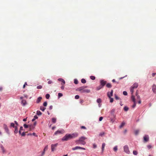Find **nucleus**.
Instances as JSON below:
<instances>
[{"mask_svg":"<svg viewBox=\"0 0 156 156\" xmlns=\"http://www.w3.org/2000/svg\"><path fill=\"white\" fill-rule=\"evenodd\" d=\"M62 95H63V94L62 93H59L58 94V96L59 97H60L62 96Z\"/></svg>","mask_w":156,"mask_h":156,"instance_id":"nucleus-45","label":"nucleus"},{"mask_svg":"<svg viewBox=\"0 0 156 156\" xmlns=\"http://www.w3.org/2000/svg\"><path fill=\"white\" fill-rule=\"evenodd\" d=\"M123 94L125 95H126L127 94V92H126V91H123Z\"/></svg>","mask_w":156,"mask_h":156,"instance_id":"nucleus-47","label":"nucleus"},{"mask_svg":"<svg viewBox=\"0 0 156 156\" xmlns=\"http://www.w3.org/2000/svg\"><path fill=\"white\" fill-rule=\"evenodd\" d=\"M77 149H82L83 150H85V149L84 148L82 147L79 146H76L72 148V150L73 151H75Z\"/></svg>","mask_w":156,"mask_h":156,"instance_id":"nucleus-8","label":"nucleus"},{"mask_svg":"<svg viewBox=\"0 0 156 156\" xmlns=\"http://www.w3.org/2000/svg\"><path fill=\"white\" fill-rule=\"evenodd\" d=\"M78 134L77 133H75L72 134H70V136L71 139L76 138L78 136Z\"/></svg>","mask_w":156,"mask_h":156,"instance_id":"nucleus-9","label":"nucleus"},{"mask_svg":"<svg viewBox=\"0 0 156 156\" xmlns=\"http://www.w3.org/2000/svg\"><path fill=\"white\" fill-rule=\"evenodd\" d=\"M43 105L44 106H46L47 105V102L45 101V102H44V103H43Z\"/></svg>","mask_w":156,"mask_h":156,"instance_id":"nucleus-46","label":"nucleus"},{"mask_svg":"<svg viewBox=\"0 0 156 156\" xmlns=\"http://www.w3.org/2000/svg\"><path fill=\"white\" fill-rule=\"evenodd\" d=\"M124 151L126 153L129 154L130 151L129 150V147L127 145H125L123 147Z\"/></svg>","mask_w":156,"mask_h":156,"instance_id":"nucleus-7","label":"nucleus"},{"mask_svg":"<svg viewBox=\"0 0 156 156\" xmlns=\"http://www.w3.org/2000/svg\"><path fill=\"white\" fill-rule=\"evenodd\" d=\"M56 118H53L52 119V122L53 123H55L56 122Z\"/></svg>","mask_w":156,"mask_h":156,"instance_id":"nucleus-26","label":"nucleus"},{"mask_svg":"<svg viewBox=\"0 0 156 156\" xmlns=\"http://www.w3.org/2000/svg\"><path fill=\"white\" fill-rule=\"evenodd\" d=\"M14 128H15L14 133L15 134H17L18 133L17 127V126H15Z\"/></svg>","mask_w":156,"mask_h":156,"instance_id":"nucleus-17","label":"nucleus"},{"mask_svg":"<svg viewBox=\"0 0 156 156\" xmlns=\"http://www.w3.org/2000/svg\"><path fill=\"white\" fill-rule=\"evenodd\" d=\"M90 79L93 80H94L95 79V77L94 76H90Z\"/></svg>","mask_w":156,"mask_h":156,"instance_id":"nucleus-35","label":"nucleus"},{"mask_svg":"<svg viewBox=\"0 0 156 156\" xmlns=\"http://www.w3.org/2000/svg\"><path fill=\"white\" fill-rule=\"evenodd\" d=\"M45 108H45L44 107L42 106H41L40 108V110L43 112H44L45 110Z\"/></svg>","mask_w":156,"mask_h":156,"instance_id":"nucleus-28","label":"nucleus"},{"mask_svg":"<svg viewBox=\"0 0 156 156\" xmlns=\"http://www.w3.org/2000/svg\"><path fill=\"white\" fill-rule=\"evenodd\" d=\"M53 106L52 105H51L49 107V109L50 110H51L52 109Z\"/></svg>","mask_w":156,"mask_h":156,"instance_id":"nucleus-64","label":"nucleus"},{"mask_svg":"<svg viewBox=\"0 0 156 156\" xmlns=\"http://www.w3.org/2000/svg\"><path fill=\"white\" fill-rule=\"evenodd\" d=\"M147 147L149 149L151 148L152 147V146L151 145H148L147 146Z\"/></svg>","mask_w":156,"mask_h":156,"instance_id":"nucleus-41","label":"nucleus"},{"mask_svg":"<svg viewBox=\"0 0 156 156\" xmlns=\"http://www.w3.org/2000/svg\"><path fill=\"white\" fill-rule=\"evenodd\" d=\"M97 101L98 103L100 104L101 102V100L100 98L98 99Z\"/></svg>","mask_w":156,"mask_h":156,"instance_id":"nucleus-33","label":"nucleus"},{"mask_svg":"<svg viewBox=\"0 0 156 156\" xmlns=\"http://www.w3.org/2000/svg\"><path fill=\"white\" fill-rule=\"evenodd\" d=\"M110 98V102L111 103H112L113 101V98H111L110 97V98Z\"/></svg>","mask_w":156,"mask_h":156,"instance_id":"nucleus-48","label":"nucleus"},{"mask_svg":"<svg viewBox=\"0 0 156 156\" xmlns=\"http://www.w3.org/2000/svg\"><path fill=\"white\" fill-rule=\"evenodd\" d=\"M131 99L134 103L133 105L132 106V107L133 108H134L136 106V102L135 100L134 96L133 95H132L131 97Z\"/></svg>","mask_w":156,"mask_h":156,"instance_id":"nucleus-6","label":"nucleus"},{"mask_svg":"<svg viewBox=\"0 0 156 156\" xmlns=\"http://www.w3.org/2000/svg\"><path fill=\"white\" fill-rule=\"evenodd\" d=\"M103 87L102 86H101V85H100L99 86L97 87V90H99L101 88H102Z\"/></svg>","mask_w":156,"mask_h":156,"instance_id":"nucleus-27","label":"nucleus"},{"mask_svg":"<svg viewBox=\"0 0 156 156\" xmlns=\"http://www.w3.org/2000/svg\"><path fill=\"white\" fill-rule=\"evenodd\" d=\"M42 99V98L41 97H39L38 98L36 101V102L37 103H39L41 101V99Z\"/></svg>","mask_w":156,"mask_h":156,"instance_id":"nucleus-20","label":"nucleus"},{"mask_svg":"<svg viewBox=\"0 0 156 156\" xmlns=\"http://www.w3.org/2000/svg\"><path fill=\"white\" fill-rule=\"evenodd\" d=\"M58 144L56 143L51 145V150L52 151H53L55 150V148L57 147Z\"/></svg>","mask_w":156,"mask_h":156,"instance_id":"nucleus-10","label":"nucleus"},{"mask_svg":"<svg viewBox=\"0 0 156 156\" xmlns=\"http://www.w3.org/2000/svg\"><path fill=\"white\" fill-rule=\"evenodd\" d=\"M80 96L78 95H76L75 97V99H78L79 98Z\"/></svg>","mask_w":156,"mask_h":156,"instance_id":"nucleus-43","label":"nucleus"},{"mask_svg":"<svg viewBox=\"0 0 156 156\" xmlns=\"http://www.w3.org/2000/svg\"><path fill=\"white\" fill-rule=\"evenodd\" d=\"M29 131H31L34 128V126L32 125H29Z\"/></svg>","mask_w":156,"mask_h":156,"instance_id":"nucleus-21","label":"nucleus"},{"mask_svg":"<svg viewBox=\"0 0 156 156\" xmlns=\"http://www.w3.org/2000/svg\"><path fill=\"white\" fill-rule=\"evenodd\" d=\"M117 149L118 148L117 146H115L113 148V150L115 151H116L117 150Z\"/></svg>","mask_w":156,"mask_h":156,"instance_id":"nucleus-36","label":"nucleus"},{"mask_svg":"<svg viewBox=\"0 0 156 156\" xmlns=\"http://www.w3.org/2000/svg\"><path fill=\"white\" fill-rule=\"evenodd\" d=\"M42 88V86L41 85H39L37 87V88L38 89H41Z\"/></svg>","mask_w":156,"mask_h":156,"instance_id":"nucleus-44","label":"nucleus"},{"mask_svg":"<svg viewBox=\"0 0 156 156\" xmlns=\"http://www.w3.org/2000/svg\"><path fill=\"white\" fill-rule=\"evenodd\" d=\"M58 80L59 81H61V82H62V83H61V84L62 85H64L65 84V81L62 79L59 78V79H58Z\"/></svg>","mask_w":156,"mask_h":156,"instance_id":"nucleus-16","label":"nucleus"},{"mask_svg":"<svg viewBox=\"0 0 156 156\" xmlns=\"http://www.w3.org/2000/svg\"><path fill=\"white\" fill-rule=\"evenodd\" d=\"M70 139H71L70 134H67L62 138V141H67Z\"/></svg>","mask_w":156,"mask_h":156,"instance_id":"nucleus-4","label":"nucleus"},{"mask_svg":"<svg viewBox=\"0 0 156 156\" xmlns=\"http://www.w3.org/2000/svg\"><path fill=\"white\" fill-rule=\"evenodd\" d=\"M138 86V84L137 83H135L131 87L130 91L131 92V96L133 95L134 92V90L135 88H137Z\"/></svg>","mask_w":156,"mask_h":156,"instance_id":"nucleus-3","label":"nucleus"},{"mask_svg":"<svg viewBox=\"0 0 156 156\" xmlns=\"http://www.w3.org/2000/svg\"><path fill=\"white\" fill-rule=\"evenodd\" d=\"M1 148L2 151V152L3 153H5V150L4 149V147L3 146L1 145L0 146Z\"/></svg>","mask_w":156,"mask_h":156,"instance_id":"nucleus-19","label":"nucleus"},{"mask_svg":"<svg viewBox=\"0 0 156 156\" xmlns=\"http://www.w3.org/2000/svg\"><path fill=\"white\" fill-rule=\"evenodd\" d=\"M81 82L83 83H86V80L84 79H82L81 80Z\"/></svg>","mask_w":156,"mask_h":156,"instance_id":"nucleus-29","label":"nucleus"},{"mask_svg":"<svg viewBox=\"0 0 156 156\" xmlns=\"http://www.w3.org/2000/svg\"><path fill=\"white\" fill-rule=\"evenodd\" d=\"M136 96V97H137V99L138 100H140V96L139 95H137V96Z\"/></svg>","mask_w":156,"mask_h":156,"instance_id":"nucleus-53","label":"nucleus"},{"mask_svg":"<svg viewBox=\"0 0 156 156\" xmlns=\"http://www.w3.org/2000/svg\"><path fill=\"white\" fill-rule=\"evenodd\" d=\"M104 134H105V133L104 132L101 133L100 134V135L101 136H102V135H104Z\"/></svg>","mask_w":156,"mask_h":156,"instance_id":"nucleus-57","label":"nucleus"},{"mask_svg":"<svg viewBox=\"0 0 156 156\" xmlns=\"http://www.w3.org/2000/svg\"><path fill=\"white\" fill-rule=\"evenodd\" d=\"M133 154L135 155H136L137 154V152L136 151H133Z\"/></svg>","mask_w":156,"mask_h":156,"instance_id":"nucleus-37","label":"nucleus"},{"mask_svg":"<svg viewBox=\"0 0 156 156\" xmlns=\"http://www.w3.org/2000/svg\"><path fill=\"white\" fill-rule=\"evenodd\" d=\"M144 142H146L148 141L149 140V136L148 135H145L144 137Z\"/></svg>","mask_w":156,"mask_h":156,"instance_id":"nucleus-11","label":"nucleus"},{"mask_svg":"<svg viewBox=\"0 0 156 156\" xmlns=\"http://www.w3.org/2000/svg\"><path fill=\"white\" fill-rule=\"evenodd\" d=\"M106 81L104 80H101L100 81V84L101 86L103 87L106 84Z\"/></svg>","mask_w":156,"mask_h":156,"instance_id":"nucleus-14","label":"nucleus"},{"mask_svg":"<svg viewBox=\"0 0 156 156\" xmlns=\"http://www.w3.org/2000/svg\"><path fill=\"white\" fill-rule=\"evenodd\" d=\"M15 126L14 123H10V127H14Z\"/></svg>","mask_w":156,"mask_h":156,"instance_id":"nucleus-38","label":"nucleus"},{"mask_svg":"<svg viewBox=\"0 0 156 156\" xmlns=\"http://www.w3.org/2000/svg\"><path fill=\"white\" fill-rule=\"evenodd\" d=\"M26 85H27V82H25L24 83V85H23V88H25Z\"/></svg>","mask_w":156,"mask_h":156,"instance_id":"nucleus-55","label":"nucleus"},{"mask_svg":"<svg viewBox=\"0 0 156 156\" xmlns=\"http://www.w3.org/2000/svg\"><path fill=\"white\" fill-rule=\"evenodd\" d=\"M23 126L25 128H27L29 127V125H27L26 124H24L23 125Z\"/></svg>","mask_w":156,"mask_h":156,"instance_id":"nucleus-34","label":"nucleus"},{"mask_svg":"<svg viewBox=\"0 0 156 156\" xmlns=\"http://www.w3.org/2000/svg\"><path fill=\"white\" fill-rule=\"evenodd\" d=\"M48 146L47 145L44 148V151H47L48 150Z\"/></svg>","mask_w":156,"mask_h":156,"instance_id":"nucleus-39","label":"nucleus"},{"mask_svg":"<svg viewBox=\"0 0 156 156\" xmlns=\"http://www.w3.org/2000/svg\"><path fill=\"white\" fill-rule=\"evenodd\" d=\"M105 146V143L102 144V152L104 150V149Z\"/></svg>","mask_w":156,"mask_h":156,"instance_id":"nucleus-24","label":"nucleus"},{"mask_svg":"<svg viewBox=\"0 0 156 156\" xmlns=\"http://www.w3.org/2000/svg\"><path fill=\"white\" fill-rule=\"evenodd\" d=\"M45 151H43V152H42V153L41 155L42 156H43L45 154Z\"/></svg>","mask_w":156,"mask_h":156,"instance_id":"nucleus-63","label":"nucleus"},{"mask_svg":"<svg viewBox=\"0 0 156 156\" xmlns=\"http://www.w3.org/2000/svg\"><path fill=\"white\" fill-rule=\"evenodd\" d=\"M65 133V131L63 129L58 130L55 133V135H56L58 134H62Z\"/></svg>","mask_w":156,"mask_h":156,"instance_id":"nucleus-5","label":"nucleus"},{"mask_svg":"<svg viewBox=\"0 0 156 156\" xmlns=\"http://www.w3.org/2000/svg\"><path fill=\"white\" fill-rule=\"evenodd\" d=\"M37 115H41L42 113L40 111H37Z\"/></svg>","mask_w":156,"mask_h":156,"instance_id":"nucleus-30","label":"nucleus"},{"mask_svg":"<svg viewBox=\"0 0 156 156\" xmlns=\"http://www.w3.org/2000/svg\"><path fill=\"white\" fill-rule=\"evenodd\" d=\"M115 98L116 99V100H118L119 99V97H118L116 95H115Z\"/></svg>","mask_w":156,"mask_h":156,"instance_id":"nucleus-54","label":"nucleus"},{"mask_svg":"<svg viewBox=\"0 0 156 156\" xmlns=\"http://www.w3.org/2000/svg\"><path fill=\"white\" fill-rule=\"evenodd\" d=\"M62 86L61 87V89H62V90H63L64 89V85H62Z\"/></svg>","mask_w":156,"mask_h":156,"instance_id":"nucleus-59","label":"nucleus"},{"mask_svg":"<svg viewBox=\"0 0 156 156\" xmlns=\"http://www.w3.org/2000/svg\"><path fill=\"white\" fill-rule=\"evenodd\" d=\"M106 86L108 88H111L112 87V85L110 83H108L106 85Z\"/></svg>","mask_w":156,"mask_h":156,"instance_id":"nucleus-25","label":"nucleus"},{"mask_svg":"<svg viewBox=\"0 0 156 156\" xmlns=\"http://www.w3.org/2000/svg\"><path fill=\"white\" fill-rule=\"evenodd\" d=\"M113 91L111 90V92H108L107 93V96L108 98H110L111 96H112Z\"/></svg>","mask_w":156,"mask_h":156,"instance_id":"nucleus-13","label":"nucleus"},{"mask_svg":"<svg viewBox=\"0 0 156 156\" xmlns=\"http://www.w3.org/2000/svg\"><path fill=\"white\" fill-rule=\"evenodd\" d=\"M81 129H86V127L85 126H81Z\"/></svg>","mask_w":156,"mask_h":156,"instance_id":"nucleus-51","label":"nucleus"},{"mask_svg":"<svg viewBox=\"0 0 156 156\" xmlns=\"http://www.w3.org/2000/svg\"><path fill=\"white\" fill-rule=\"evenodd\" d=\"M74 83L75 84H78V81L77 80H76V79H75L74 80Z\"/></svg>","mask_w":156,"mask_h":156,"instance_id":"nucleus-42","label":"nucleus"},{"mask_svg":"<svg viewBox=\"0 0 156 156\" xmlns=\"http://www.w3.org/2000/svg\"><path fill=\"white\" fill-rule=\"evenodd\" d=\"M34 118L36 119H37L38 118V117L37 116V115H35L34 116Z\"/></svg>","mask_w":156,"mask_h":156,"instance_id":"nucleus-61","label":"nucleus"},{"mask_svg":"<svg viewBox=\"0 0 156 156\" xmlns=\"http://www.w3.org/2000/svg\"><path fill=\"white\" fill-rule=\"evenodd\" d=\"M93 148H96L97 147V145L95 144H93Z\"/></svg>","mask_w":156,"mask_h":156,"instance_id":"nucleus-56","label":"nucleus"},{"mask_svg":"<svg viewBox=\"0 0 156 156\" xmlns=\"http://www.w3.org/2000/svg\"><path fill=\"white\" fill-rule=\"evenodd\" d=\"M124 109L125 111H127L129 110V108L126 106H125L124 108Z\"/></svg>","mask_w":156,"mask_h":156,"instance_id":"nucleus-32","label":"nucleus"},{"mask_svg":"<svg viewBox=\"0 0 156 156\" xmlns=\"http://www.w3.org/2000/svg\"><path fill=\"white\" fill-rule=\"evenodd\" d=\"M152 91L155 94H156V85L153 84L152 86Z\"/></svg>","mask_w":156,"mask_h":156,"instance_id":"nucleus-15","label":"nucleus"},{"mask_svg":"<svg viewBox=\"0 0 156 156\" xmlns=\"http://www.w3.org/2000/svg\"><path fill=\"white\" fill-rule=\"evenodd\" d=\"M138 90H137L136 91V96L138 95Z\"/></svg>","mask_w":156,"mask_h":156,"instance_id":"nucleus-58","label":"nucleus"},{"mask_svg":"<svg viewBox=\"0 0 156 156\" xmlns=\"http://www.w3.org/2000/svg\"><path fill=\"white\" fill-rule=\"evenodd\" d=\"M49 97H50V95L49 94H47L46 95V98L47 99H48L49 98Z\"/></svg>","mask_w":156,"mask_h":156,"instance_id":"nucleus-40","label":"nucleus"},{"mask_svg":"<svg viewBox=\"0 0 156 156\" xmlns=\"http://www.w3.org/2000/svg\"><path fill=\"white\" fill-rule=\"evenodd\" d=\"M87 87V86H83L80 87L76 89L77 91H79L81 93H89L90 92V90L86 88Z\"/></svg>","mask_w":156,"mask_h":156,"instance_id":"nucleus-1","label":"nucleus"},{"mask_svg":"<svg viewBox=\"0 0 156 156\" xmlns=\"http://www.w3.org/2000/svg\"><path fill=\"white\" fill-rule=\"evenodd\" d=\"M21 103L23 106H24L27 104L26 101L25 100H22L21 101Z\"/></svg>","mask_w":156,"mask_h":156,"instance_id":"nucleus-18","label":"nucleus"},{"mask_svg":"<svg viewBox=\"0 0 156 156\" xmlns=\"http://www.w3.org/2000/svg\"><path fill=\"white\" fill-rule=\"evenodd\" d=\"M125 122H122V124H121V125H120L119 127L120 128H121L122 127L125 125Z\"/></svg>","mask_w":156,"mask_h":156,"instance_id":"nucleus-31","label":"nucleus"},{"mask_svg":"<svg viewBox=\"0 0 156 156\" xmlns=\"http://www.w3.org/2000/svg\"><path fill=\"white\" fill-rule=\"evenodd\" d=\"M32 135L34 136H37L36 135V133H33L32 134Z\"/></svg>","mask_w":156,"mask_h":156,"instance_id":"nucleus-62","label":"nucleus"},{"mask_svg":"<svg viewBox=\"0 0 156 156\" xmlns=\"http://www.w3.org/2000/svg\"><path fill=\"white\" fill-rule=\"evenodd\" d=\"M103 119V117H102V116L100 117L99 118V121H101Z\"/></svg>","mask_w":156,"mask_h":156,"instance_id":"nucleus-49","label":"nucleus"},{"mask_svg":"<svg viewBox=\"0 0 156 156\" xmlns=\"http://www.w3.org/2000/svg\"><path fill=\"white\" fill-rule=\"evenodd\" d=\"M21 135L22 136H24L25 135V133L23 132L21 133Z\"/></svg>","mask_w":156,"mask_h":156,"instance_id":"nucleus-50","label":"nucleus"},{"mask_svg":"<svg viewBox=\"0 0 156 156\" xmlns=\"http://www.w3.org/2000/svg\"><path fill=\"white\" fill-rule=\"evenodd\" d=\"M14 122H15V124H16V126H17L18 125V123H17V121H14Z\"/></svg>","mask_w":156,"mask_h":156,"instance_id":"nucleus-60","label":"nucleus"},{"mask_svg":"<svg viewBox=\"0 0 156 156\" xmlns=\"http://www.w3.org/2000/svg\"><path fill=\"white\" fill-rule=\"evenodd\" d=\"M139 132V130H136L134 131V134L135 135H137L138 134Z\"/></svg>","mask_w":156,"mask_h":156,"instance_id":"nucleus-23","label":"nucleus"},{"mask_svg":"<svg viewBox=\"0 0 156 156\" xmlns=\"http://www.w3.org/2000/svg\"><path fill=\"white\" fill-rule=\"evenodd\" d=\"M115 112V109H112V110L111 111V113L113 115V116L114 117H115V115L114 114V113Z\"/></svg>","mask_w":156,"mask_h":156,"instance_id":"nucleus-22","label":"nucleus"},{"mask_svg":"<svg viewBox=\"0 0 156 156\" xmlns=\"http://www.w3.org/2000/svg\"><path fill=\"white\" fill-rule=\"evenodd\" d=\"M52 81L51 80H49L48 81V84H50L52 83Z\"/></svg>","mask_w":156,"mask_h":156,"instance_id":"nucleus-52","label":"nucleus"},{"mask_svg":"<svg viewBox=\"0 0 156 156\" xmlns=\"http://www.w3.org/2000/svg\"><path fill=\"white\" fill-rule=\"evenodd\" d=\"M4 129H5L6 132L8 134H9V129L8 128V127L5 124H4Z\"/></svg>","mask_w":156,"mask_h":156,"instance_id":"nucleus-12","label":"nucleus"},{"mask_svg":"<svg viewBox=\"0 0 156 156\" xmlns=\"http://www.w3.org/2000/svg\"><path fill=\"white\" fill-rule=\"evenodd\" d=\"M86 138L84 136H82L80 138L79 140L76 141V142L77 144H80L83 145H84L86 144V142L84 140Z\"/></svg>","mask_w":156,"mask_h":156,"instance_id":"nucleus-2","label":"nucleus"}]
</instances>
